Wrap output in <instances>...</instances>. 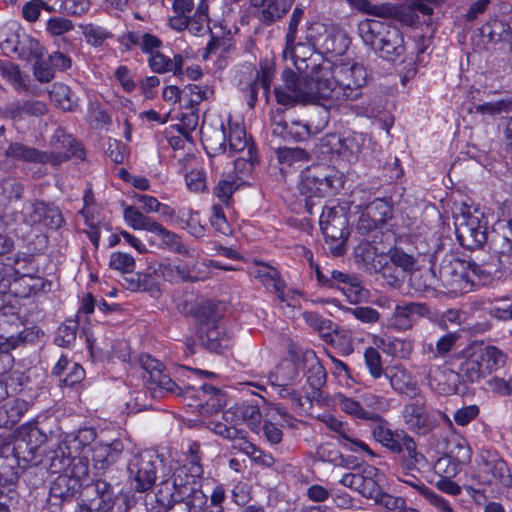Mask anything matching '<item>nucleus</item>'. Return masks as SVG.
Instances as JSON below:
<instances>
[{"instance_id": "nucleus-21", "label": "nucleus", "mask_w": 512, "mask_h": 512, "mask_svg": "<svg viewBox=\"0 0 512 512\" xmlns=\"http://www.w3.org/2000/svg\"><path fill=\"white\" fill-rule=\"evenodd\" d=\"M200 134L202 144L209 156L226 152L227 134L222 122L216 124L203 122Z\"/></svg>"}, {"instance_id": "nucleus-48", "label": "nucleus", "mask_w": 512, "mask_h": 512, "mask_svg": "<svg viewBox=\"0 0 512 512\" xmlns=\"http://www.w3.org/2000/svg\"><path fill=\"white\" fill-rule=\"evenodd\" d=\"M195 317L197 319L198 328H202L203 326L210 327L218 325L222 313L218 304L213 301H205L197 308Z\"/></svg>"}, {"instance_id": "nucleus-31", "label": "nucleus", "mask_w": 512, "mask_h": 512, "mask_svg": "<svg viewBox=\"0 0 512 512\" xmlns=\"http://www.w3.org/2000/svg\"><path fill=\"white\" fill-rule=\"evenodd\" d=\"M459 376L468 382L474 383L486 376L483 358L480 356L478 346L467 350L465 359L461 362Z\"/></svg>"}, {"instance_id": "nucleus-54", "label": "nucleus", "mask_w": 512, "mask_h": 512, "mask_svg": "<svg viewBox=\"0 0 512 512\" xmlns=\"http://www.w3.org/2000/svg\"><path fill=\"white\" fill-rule=\"evenodd\" d=\"M178 218L184 224V228L188 230L189 234L195 238H202L205 235V228L200 223L199 215L197 212L184 208L179 210Z\"/></svg>"}, {"instance_id": "nucleus-15", "label": "nucleus", "mask_w": 512, "mask_h": 512, "mask_svg": "<svg viewBox=\"0 0 512 512\" xmlns=\"http://www.w3.org/2000/svg\"><path fill=\"white\" fill-rule=\"evenodd\" d=\"M272 136L283 141H304L311 135L309 126L299 120L288 121L282 109H275L270 114Z\"/></svg>"}, {"instance_id": "nucleus-45", "label": "nucleus", "mask_w": 512, "mask_h": 512, "mask_svg": "<svg viewBox=\"0 0 512 512\" xmlns=\"http://www.w3.org/2000/svg\"><path fill=\"white\" fill-rule=\"evenodd\" d=\"M402 440L399 443L400 453L404 452L402 460L403 470H414L417 465L423 460V455L417 451V445L412 437L407 433L400 434Z\"/></svg>"}, {"instance_id": "nucleus-49", "label": "nucleus", "mask_w": 512, "mask_h": 512, "mask_svg": "<svg viewBox=\"0 0 512 512\" xmlns=\"http://www.w3.org/2000/svg\"><path fill=\"white\" fill-rule=\"evenodd\" d=\"M486 375L501 368L506 361L505 354L495 346H478Z\"/></svg>"}, {"instance_id": "nucleus-10", "label": "nucleus", "mask_w": 512, "mask_h": 512, "mask_svg": "<svg viewBox=\"0 0 512 512\" xmlns=\"http://www.w3.org/2000/svg\"><path fill=\"white\" fill-rule=\"evenodd\" d=\"M282 56L285 60L290 59L299 73H308L315 78H320L322 68L328 63L321 53L315 52L311 43H296V40L285 42Z\"/></svg>"}, {"instance_id": "nucleus-4", "label": "nucleus", "mask_w": 512, "mask_h": 512, "mask_svg": "<svg viewBox=\"0 0 512 512\" xmlns=\"http://www.w3.org/2000/svg\"><path fill=\"white\" fill-rule=\"evenodd\" d=\"M301 74L302 76H297L292 70L283 72V84L274 88L279 104L323 101L319 78L309 76L308 73Z\"/></svg>"}, {"instance_id": "nucleus-23", "label": "nucleus", "mask_w": 512, "mask_h": 512, "mask_svg": "<svg viewBox=\"0 0 512 512\" xmlns=\"http://www.w3.org/2000/svg\"><path fill=\"white\" fill-rule=\"evenodd\" d=\"M223 422L211 421L209 428L218 436L224 439L242 437L244 429L239 428L243 423L240 417L238 404L225 410L222 415Z\"/></svg>"}, {"instance_id": "nucleus-27", "label": "nucleus", "mask_w": 512, "mask_h": 512, "mask_svg": "<svg viewBox=\"0 0 512 512\" xmlns=\"http://www.w3.org/2000/svg\"><path fill=\"white\" fill-rule=\"evenodd\" d=\"M253 275L269 291L275 293L280 301L285 302L288 300L289 293L291 291H286L285 282L281 278L280 273L275 268L262 264L254 270Z\"/></svg>"}, {"instance_id": "nucleus-36", "label": "nucleus", "mask_w": 512, "mask_h": 512, "mask_svg": "<svg viewBox=\"0 0 512 512\" xmlns=\"http://www.w3.org/2000/svg\"><path fill=\"white\" fill-rule=\"evenodd\" d=\"M228 143H229V152L232 155L233 153H243L245 149H247V157L241 156L240 159L249 161L252 165L254 161H256V155L254 152V147L249 145L248 139L246 136V131L243 127L238 124L230 125L229 127V135H228Z\"/></svg>"}, {"instance_id": "nucleus-11", "label": "nucleus", "mask_w": 512, "mask_h": 512, "mask_svg": "<svg viewBox=\"0 0 512 512\" xmlns=\"http://www.w3.org/2000/svg\"><path fill=\"white\" fill-rule=\"evenodd\" d=\"M466 269L471 271L468 262L459 259H444L438 269V274L434 267L426 271L425 287L436 288L442 286L451 291L462 289V284L467 280Z\"/></svg>"}, {"instance_id": "nucleus-63", "label": "nucleus", "mask_w": 512, "mask_h": 512, "mask_svg": "<svg viewBox=\"0 0 512 512\" xmlns=\"http://www.w3.org/2000/svg\"><path fill=\"white\" fill-rule=\"evenodd\" d=\"M109 266L124 274H130L135 269V259L127 253L113 252L110 255Z\"/></svg>"}, {"instance_id": "nucleus-12", "label": "nucleus", "mask_w": 512, "mask_h": 512, "mask_svg": "<svg viewBox=\"0 0 512 512\" xmlns=\"http://www.w3.org/2000/svg\"><path fill=\"white\" fill-rule=\"evenodd\" d=\"M479 477L483 484L494 485L499 489L512 487V474L507 463L493 450L482 449L478 454Z\"/></svg>"}, {"instance_id": "nucleus-14", "label": "nucleus", "mask_w": 512, "mask_h": 512, "mask_svg": "<svg viewBox=\"0 0 512 512\" xmlns=\"http://www.w3.org/2000/svg\"><path fill=\"white\" fill-rule=\"evenodd\" d=\"M412 398L413 400L403 407L404 423L411 432L425 435L435 427V420L427 410L424 396L418 394Z\"/></svg>"}, {"instance_id": "nucleus-41", "label": "nucleus", "mask_w": 512, "mask_h": 512, "mask_svg": "<svg viewBox=\"0 0 512 512\" xmlns=\"http://www.w3.org/2000/svg\"><path fill=\"white\" fill-rule=\"evenodd\" d=\"M127 44L138 46L145 54L152 56L162 47L163 42L157 36L150 33H140L137 31H129L123 36Z\"/></svg>"}, {"instance_id": "nucleus-32", "label": "nucleus", "mask_w": 512, "mask_h": 512, "mask_svg": "<svg viewBox=\"0 0 512 512\" xmlns=\"http://www.w3.org/2000/svg\"><path fill=\"white\" fill-rule=\"evenodd\" d=\"M52 374L60 378L61 386L67 387L80 383L85 376L84 369L79 364L69 361L64 355L57 361Z\"/></svg>"}, {"instance_id": "nucleus-61", "label": "nucleus", "mask_w": 512, "mask_h": 512, "mask_svg": "<svg viewBox=\"0 0 512 512\" xmlns=\"http://www.w3.org/2000/svg\"><path fill=\"white\" fill-rule=\"evenodd\" d=\"M365 365L374 379H379L384 374L382 359L379 351L374 347H368L364 352Z\"/></svg>"}, {"instance_id": "nucleus-43", "label": "nucleus", "mask_w": 512, "mask_h": 512, "mask_svg": "<svg viewBox=\"0 0 512 512\" xmlns=\"http://www.w3.org/2000/svg\"><path fill=\"white\" fill-rule=\"evenodd\" d=\"M50 99L63 111H73L78 105V99L70 87L63 83H54L49 91Z\"/></svg>"}, {"instance_id": "nucleus-3", "label": "nucleus", "mask_w": 512, "mask_h": 512, "mask_svg": "<svg viewBox=\"0 0 512 512\" xmlns=\"http://www.w3.org/2000/svg\"><path fill=\"white\" fill-rule=\"evenodd\" d=\"M357 31L363 43L384 60L395 61L405 52L402 32L390 22L364 19Z\"/></svg>"}, {"instance_id": "nucleus-46", "label": "nucleus", "mask_w": 512, "mask_h": 512, "mask_svg": "<svg viewBox=\"0 0 512 512\" xmlns=\"http://www.w3.org/2000/svg\"><path fill=\"white\" fill-rule=\"evenodd\" d=\"M123 217L127 225L134 230H145L152 233L158 224L152 217L143 214L134 206H126Z\"/></svg>"}, {"instance_id": "nucleus-22", "label": "nucleus", "mask_w": 512, "mask_h": 512, "mask_svg": "<svg viewBox=\"0 0 512 512\" xmlns=\"http://www.w3.org/2000/svg\"><path fill=\"white\" fill-rule=\"evenodd\" d=\"M141 367L148 373L149 380L160 389L175 395H182V389L163 371V365L149 355L141 356Z\"/></svg>"}, {"instance_id": "nucleus-58", "label": "nucleus", "mask_w": 512, "mask_h": 512, "mask_svg": "<svg viewBox=\"0 0 512 512\" xmlns=\"http://www.w3.org/2000/svg\"><path fill=\"white\" fill-rule=\"evenodd\" d=\"M379 475V470L375 467L366 469V479L364 481L361 495L367 499H372L374 502L382 494L383 490L376 479Z\"/></svg>"}, {"instance_id": "nucleus-7", "label": "nucleus", "mask_w": 512, "mask_h": 512, "mask_svg": "<svg viewBox=\"0 0 512 512\" xmlns=\"http://www.w3.org/2000/svg\"><path fill=\"white\" fill-rule=\"evenodd\" d=\"M455 232L462 246L468 249L483 246L488 238L484 213L478 209L463 207L460 214L455 216Z\"/></svg>"}, {"instance_id": "nucleus-34", "label": "nucleus", "mask_w": 512, "mask_h": 512, "mask_svg": "<svg viewBox=\"0 0 512 512\" xmlns=\"http://www.w3.org/2000/svg\"><path fill=\"white\" fill-rule=\"evenodd\" d=\"M435 471L439 474H445V476L436 483V487L440 491L452 496H457L461 493L460 486L450 480V477L457 473V465L450 457L440 458L435 464Z\"/></svg>"}, {"instance_id": "nucleus-59", "label": "nucleus", "mask_w": 512, "mask_h": 512, "mask_svg": "<svg viewBox=\"0 0 512 512\" xmlns=\"http://www.w3.org/2000/svg\"><path fill=\"white\" fill-rule=\"evenodd\" d=\"M78 323L70 320L59 326L54 339L55 344L60 347H70L76 340Z\"/></svg>"}, {"instance_id": "nucleus-33", "label": "nucleus", "mask_w": 512, "mask_h": 512, "mask_svg": "<svg viewBox=\"0 0 512 512\" xmlns=\"http://www.w3.org/2000/svg\"><path fill=\"white\" fill-rule=\"evenodd\" d=\"M152 233L160 238L159 247L161 249H166L186 257L196 258L195 250L185 245L178 234L167 230L162 224L158 223Z\"/></svg>"}, {"instance_id": "nucleus-51", "label": "nucleus", "mask_w": 512, "mask_h": 512, "mask_svg": "<svg viewBox=\"0 0 512 512\" xmlns=\"http://www.w3.org/2000/svg\"><path fill=\"white\" fill-rule=\"evenodd\" d=\"M293 0H272L261 11L262 22L270 24L280 19L291 8Z\"/></svg>"}, {"instance_id": "nucleus-26", "label": "nucleus", "mask_w": 512, "mask_h": 512, "mask_svg": "<svg viewBox=\"0 0 512 512\" xmlns=\"http://www.w3.org/2000/svg\"><path fill=\"white\" fill-rule=\"evenodd\" d=\"M385 377L389 380L391 388L398 394L409 397L420 394L416 379L402 366L391 367L385 372Z\"/></svg>"}, {"instance_id": "nucleus-13", "label": "nucleus", "mask_w": 512, "mask_h": 512, "mask_svg": "<svg viewBox=\"0 0 512 512\" xmlns=\"http://www.w3.org/2000/svg\"><path fill=\"white\" fill-rule=\"evenodd\" d=\"M182 394L195 399V404L189 405L197 407L202 415L217 413L226 404V392L211 384L204 383L198 388H187L182 390Z\"/></svg>"}, {"instance_id": "nucleus-29", "label": "nucleus", "mask_w": 512, "mask_h": 512, "mask_svg": "<svg viewBox=\"0 0 512 512\" xmlns=\"http://www.w3.org/2000/svg\"><path fill=\"white\" fill-rule=\"evenodd\" d=\"M150 69L157 74L173 73L179 79L184 77V58L181 54H174L172 58L158 51L148 58Z\"/></svg>"}, {"instance_id": "nucleus-60", "label": "nucleus", "mask_w": 512, "mask_h": 512, "mask_svg": "<svg viewBox=\"0 0 512 512\" xmlns=\"http://www.w3.org/2000/svg\"><path fill=\"white\" fill-rule=\"evenodd\" d=\"M388 256L389 260L399 269L403 270L405 274L412 272L415 268L416 258L406 253L401 248L391 249Z\"/></svg>"}, {"instance_id": "nucleus-19", "label": "nucleus", "mask_w": 512, "mask_h": 512, "mask_svg": "<svg viewBox=\"0 0 512 512\" xmlns=\"http://www.w3.org/2000/svg\"><path fill=\"white\" fill-rule=\"evenodd\" d=\"M429 313L426 304L419 302H401L397 304L390 317L387 318V327L405 331L414 325L418 318Z\"/></svg>"}, {"instance_id": "nucleus-35", "label": "nucleus", "mask_w": 512, "mask_h": 512, "mask_svg": "<svg viewBox=\"0 0 512 512\" xmlns=\"http://www.w3.org/2000/svg\"><path fill=\"white\" fill-rule=\"evenodd\" d=\"M335 405L345 414L360 420L371 421L379 419V413L367 410L358 400L338 393L334 397Z\"/></svg>"}, {"instance_id": "nucleus-30", "label": "nucleus", "mask_w": 512, "mask_h": 512, "mask_svg": "<svg viewBox=\"0 0 512 512\" xmlns=\"http://www.w3.org/2000/svg\"><path fill=\"white\" fill-rule=\"evenodd\" d=\"M459 378V373L447 367H440L430 374L429 385L440 395H451L457 392Z\"/></svg>"}, {"instance_id": "nucleus-56", "label": "nucleus", "mask_w": 512, "mask_h": 512, "mask_svg": "<svg viewBox=\"0 0 512 512\" xmlns=\"http://www.w3.org/2000/svg\"><path fill=\"white\" fill-rule=\"evenodd\" d=\"M377 272H380L386 285L391 288H399L406 277L403 270L399 269L390 260L383 265H379Z\"/></svg>"}, {"instance_id": "nucleus-52", "label": "nucleus", "mask_w": 512, "mask_h": 512, "mask_svg": "<svg viewBox=\"0 0 512 512\" xmlns=\"http://www.w3.org/2000/svg\"><path fill=\"white\" fill-rule=\"evenodd\" d=\"M364 210L382 227L392 217L393 208L384 199L377 198L364 208Z\"/></svg>"}, {"instance_id": "nucleus-8", "label": "nucleus", "mask_w": 512, "mask_h": 512, "mask_svg": "<svg viewBox=\"0 0 512 512\" xmlns=\"http://www.w3.org/2000/svg\"><path fill=\"white\" fill-rule=\"evenodd\" d=\"M164 469L163 458L151 450L135 454L127 465L129 478L134 481L137 492L150 490L158 478V473Z\"/></svg>"}, {"instance_id": "nucleus-2", "label": "nucleus", "mask_w": 512, "mask_h": 512, "mask_svg": "<svg viewBox=\"0 0 512 512\" xmlns=\"http://www.w3.org/2000/svg\"><path fill=\"white\" fill-rule=\"evenodd\" d=\"M203 475L202 465L183 464L175 469L171 479L160 481L157 493L158 501L162 504L172 500L187 501L195 507H202L207 502V496L203 493L201 479Z\"/></svg>"}, {"instance_id": "nucleus-62", "label": "nucleus", "mask_w": 512, "mask_h": 512, "mask_svg": "<svg viewBox=\"0 0 512 512\" xmlns=\"http://www.w3.org/2000/svg\"><path fill=\"white\" fill-rule=\"evenodd\" d=\"M412 470H403V476L399 480L416 489L430 503L438 496L432 489L427 487L420 479L411 474Z\"/></svg>"}, {"instance_id": "nucleus-18", "label": "nucleus", "mask_w": 512, "mask_h": 512, "mask_svg": "<svg viewBox=\"0 0 512 512\" xmlns=\"http://www.w3.org/2000/svg\"><path fill=\"white\" fill-rule=\"evenodd\" d=\"M5 153L7 157L15 160L34 164H50L52 166L62 164L66 158L64 154L47 153L19 142L11 143Z\"/></svg>"}, {"instance_id": "nucleus-17", "label": "nucleus", "mask_w": 512, "mask_h": 512, "mask_svg": "<svg viewBox=\"0 0 512 512\" xmlns=\"http://www.w3.org/2000/svg\"><path fill=\"white\" fill-rule=\"evenodd\" d=\"M87 495L98 496V503L94 507L96 512H126L127 505L122 497L115 494L113 486L105 480L97 479L92 484L86 485Z\"/></svg>"}, {"instance_id": "nucleus-38", "label": "nucleus", "mask_w": 512, "mask_h": 512, "mask_svg": "<svg viewBox=\"0 0 512 512\" xmlns=\"http://www.w3.org/2000/svg\"><path fill=\"white\" fill-rule=\"evenodd\" d=\"M304 367L306 368V381L316 390H319L326 383V371L314 352L310 351L303 356Z\"/></svg>"}, {"instance_id": "nucleus-50", "label": "nucleus", "mask_w": 512, "mask_h": 512, "mask_svg": "<svg viewBox=\"0 0 512 512\" xmlns=\"http://www.w3.org/2000/svg\"><path fill=\"white\" fill-rule=\"evenodd\" d=\"M367 138L362 133L353 132L339 140L340 152L351 158H357L362 152Z\"/></svg>"}, {"instance_id": "nucleus-55", "label": "nucleus", "mask_w": 512, "mask_h": 512, "mask_svg": "<svg viewBox=\"0 0 512 512\" xmlns=\"http://www.w3.org/2000/svg\"><path fill=\"white\" fill-rule=\"evenodd\" d=\"M475 113L495 116L512 113V97L500 99L496 102H486L474 106Z\"/></svg>"}, {"instance_id": "nucleus-47", "label": "nucleus", "mask_w": 512, "mask_h": 512, "mask_svg": "<svg viewBox=\"0 0 512 512\" xmlns=\"http://www.w3.org/2000/svg\"><path fill=\"white\" fill-rule=\"evenodd\" d=\"M213 91L210 87L188 84L183 88V107L185 109L198 110L199 104L207 100Z\"/></svg>"}, {"instance_id": "nucleus-39", "label": "nucleus", "mask_w": 512, "mask_h": 512, "mask_svg": "<svg viewBox=\"0 0 512 512\" xmlns=\"http://www.w3.org/2000/svg\"><path fill=\"white\" fill-rule=\"evenodd\" d=\"M303 319L309 327L319 333V336L326 343L331 344L334 342L337 325L334 324L331 320L325 319L317 312L313 311L304 312Z\"/></svg>"}, {"instance_id": "nucleus-42", "label": "nucleus", "mask_w": 512, "mask_h": 512, "mask_svg": "<svg viewBox=\"0 0 512 512\" xmlns=\"http://www.w3.org/2000/svg\"><path fill=\"white\" fill-rule=\"evenodd\" d=\"M376 239L363 238V240L355 248V259L361 262L365 269L369 272H377L378 265L375 259L378 257V249L374 245Z\"/></svg>"}, {"instance_id": "nucleus-28", "label": "nucleus", "mask_w": 512, "mask_h": 512, "mask_svg": "<svg viewBox=\"0 0 512 512\" xmlns=\"http://www.w3.org/2000/svg\"><path fill=\"white\" fill-rule=\"evenodd\" d=\"M51 151L47 153H59L65 155V161L71 157L78 159H84L85 152L83 147L77 142V140L71 135L65 132L62 128H57L51 138Z\"/></svg>"}, {"instance_id": "nucleus-20", "label": "nucleus", "mask_w": 512, "mask_h": 512, "mask_svg": "<svg viewBox=\"0 0 512 512\" xmlns=\"http://www.w3.org/2000/svg\"><path fill=\"white\" fill-rule=\"evenodd\" d=\"M123 449L119 439L110 443L95 442L92 446V461L96 474H104L119 459Z\"/></svg>"}, {"instance_id": "nucleus-5", "label": "nucleus", "mask_w": 512, "mask_h": 512, "mask_svg": "<svg viewBox=\"0 0 512 512\" xmlns=\"http://www.w3.org/2000/svg\"><path fill=\"white\" fill-rule=\"evenodd\" d=\"M341 180L330 169L323 165L307 167L301 172L298 189L301 195L305 196L306 208L309 214H312L311 206L313 203L308 200L312 198H322L332 194L337 190V185Z\"/></svg>"}, {"instance_id": "nucleus-24", "label": "nucleus", "mask_w": 512, "mask_h": 512, "mask_svg": "<svg viewBox=\"0 0 512 512\" xmlns=\"http://www.w3.org/2000/svg\"><path fill=\"white\" fill-rule=\"evenodd\" d=\"M373 423L371 427V434L374 440L380 443L383 447L390 450L392 453L400 454L399 443L402 440L400 434H405L404 431H393L390 424L380 414L379 419L371 420Z\"/></svg>"}, {"instance_id": "nucleus-9", "label": "nucleus", "mask_w": 512, "mask_h": 512, "mask_svg": "<svg viewBox=\"0 0 512 512\" xmlns=\"http://www.w3.org/2000/svg\"><path fill=\"white\" fill-rule=\"evenodd\" d=\"M321 231L335 256L345 252V243L350 235L349 220L343 208L324 207L319 220Z\"/></svg>"}, {"instance_id": "nucleus-6", "label": "nucleus", "mask_w": 512, "mask_h": 512, "mask_svg": "<svg viewBox=\"0 0 512 512\" xmlns=\"http://www.w3.org/2000/svg\"><path fill=\"white\" fill-rule=\"evenodd\" d=\"M491 249L495 255L490 256L489 261H468L471 272L481 280H487L500 271L512 270V238L496 234L491 240Z\"/></svg>"}, {"instance_id": "nucleus-1", "label": "nucleus", "mask_w": 512, "mask_h": 512, "mask_svg": "<svg viewBox=\"0 0 512 512\" xmlns=\"http://www.w3.org/2000/svg\"><path fill=\"white\" fill-rule=\"evenodd\" d=\"M321 73L319 81L322 99L330 102L329 106L359 98L367 77L366 69L351 61L335 65L328 61Z\"/></svg>"}, {"instance_id": "nucleus-57", "label": "nucleus", "mask_w": 512, "mask_h": 512, "mask_svg": "<svg viewBox=\"0 0 512 512\" xmlns=\"http://www.w3.org/2000/svg\"><path fill=\"white\" fill-rule=\"evenodd\" d=\"M380 229L379 224L363 209L356 224V233L363 238L377 239Z\"/></svg>"}, {"instance_id": "nucleus-16", "label": "nucleus", "mask_w": 512, "mask_h": 512, "mask_svg": "<svg viewBox=\"0 0 512 512\" xmlns=\"http://www.w3.org/2000/svg\"><path fill=\"white\" fill-rule=\"evenodd\" d=\"M67 446L60 445L51 458L50 469L52 472H63L71 479L82 483L86 480L89 473V462L87 457H71L65 455Z\"/></svg>"}, {"instance_id": "nucleus-64", "label": "nucleus", "mask_w": 512, "mask_h": 512, "mask_svg": "<svg viewBox=\"0 0 512 512\" xmlns=\"http://www.w3.org/2000/svg\"><path fill=\"white\" fill-rule=\"evenodd\" d=\"M406 503L405 498L394 496L384 491L375 501V504L381 507L384 512H400Z\"/></svg>"}, {"instance_id": "nucleus-53", "label": "nucleus", "mask_w": 512, "mask_h": 512, "mask_svg": "<svg viewBox=\"0 0 512 512\" xmlns=\"http://www.w3.org/2000/svg\"><path fill=\"white\" fill-rule=\"evenodd\" d=\"M277 160L282 165L293 166L310 160V154L302 148L281 147L276 150Z\"/></svg>"}, {"instance_id": "nucleus-44", "label": "nucleus", "mask_w": 512, "mask_h": 512, "mask_svg": "<svg viewBox=\"0 0 512 512\" xmlns=\"http://www.w3.org/2000/svg\"><path fill=\"white\" fill-rule=\"evenodd\" d=\"M480 31L483 37H487L493 43L510 41L512 39L510 25L500 19L489 20L481 27Z\"/></svg>"}, {"instance_id": "nucleus-40", "label": "nucleus", "mask_w": 512, "mask_h": 512, "mask_svg": "<svg viewBox=\"0 0 512 512\" xmlns=\"http://www.w3.org/2000/svg\"><path fill=\"white\" fill-rule=\"evenodd\" d=\"M53 481L50 487V496L62 501L71 500L75 494L82 488V483L71 479L63 472Z\"/></svg>"}, {"instance_id": "nucleus-25", "label": "nucleus", "mask_w": 512, "mask_h": 512, "mask_svg": "<svg viewBox=\"0 0 512 512\" xmlns=\"http://www.w3.org/2000/svg\"><path fill=\"white\" fill-rule=\"evenodd\" d=\"M197 338L201 346L215 353L227 349L231 342L230 335L219 325L197 328Z\"/></svg>"}, {"instance_id": "nucleus-37", "label": "nucleus", "mask_w": 512, "mask_h": 512, "mask_svg": "<svg viewBox=\"0 0 512 512\" xmlns=\"http://www.w3.org/2000/svg\"><path fill=\"white\" fill-rule=\"evenodd\" d=\"M298 377V365L291 360H284L269 373L268 383L272 387L291 386Z\"/></svg>"}]
</instances>
